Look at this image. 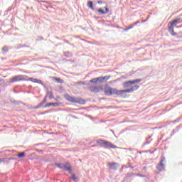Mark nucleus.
Here are the masks:
<instances>
[{"label":"nucleus","mask_w":182,"mask_h":182,"mask_svg":"<svg viewBox=\"0 0 182 182\" xmlns=\"http://www.w3.org/2000/svg\"><path fill=\"white\" fill-rule=\"evenodd\" d=\"M178 130H180V126H177L176 127V129H173V132L176 134V133H177V132H178Z\"/></svg>","instance_id":"nucleus-24"},{"label":"nucleus","mask_w":182,"mask_h":182,"mask_svg":"<svg viewBox=\"0 0 182 182\" xmlns=\"http://www.w3.org/2000/svg\"><path fill=\"white\" fill-rule=\"evenodd\" d=\"M97 4H99V5H102V4H103V1L102 0H100L97 1Z\"/></svg>","instance_id":"nucleus-35"},{"label":"nucleus","mask_w":182,"mask_h":182,"mask_svg":"<svg viewBox=\"0 0 182 182\" xmlns=\"http://www.w3.org/2000/svg\"><path fill=\"white\" fill-rule=\"evenodd\" d=\"M164 161H166V158L162 157L159 164L156 166V168L159 170V171H163L164 170Z\"/></svg>","instance_id":"nucleus-8"},{"label":"nucleus","mask_w":182,"mask_h":182,"mask_svg":"<svg viewBox=\"0 0 182 182\" xmlns=\"http://www.w3.org/2000/svg\"><path fill=\"white\" fill-rule=\"evenodd\" d=\"M179 28H182V25L179 26Z\"/></svg>","instance_id":"nucleus-46"},{"label":"nucleus","mask_w":182,"mask_h":182,"mask_svg":"<svg viewBox=\"0 0 182 182\" xmlns=\"http://www.w3.org/2000/svg\"><path fill=\"white\" fill-rule=\"evenodd\" d=\"M50 106H53V107H58V106H60V103L59 102H50L46 104L44 107H50Z\"/></svg>","instance_id":"nucleus-11"},{"label":"nucleus","mask_w":182,"mask_h":182,"mask_svg":"<svg viewBox=\"0 0 182 182\" xmlns=\"http://www.w3.org/2000/svg\"><path fill=\"white\" fill-rule=\"evenodd\" d=\"M139 87H140L139 85H134L129 89L119 90L115 88H112L109 85H106L104 88V92L106 96H113V95H117V96H124V93H132L134 90H137Z\"/></svg>","instance_id":"nucleus-1"},{"label":"nucleus","mask_w":182,"mask_h":182,"mask_svg":"<svg viewBox=\"0 0 182 182\" xmlns=\"http://www.w3.org/2000/svg\"><path fill=\"white\" fill-rule=\"evenodd\" d=\"M6 159H4V158H1V159H0V164H1V163H6Z\"/></svg>","instance_id":"nucleus-28"},{"label":"nucleus","mask_w":182,"mask_h":182,"mask_svg":"<svg viewBox=\"0 0 182 182\" xmlns=\"http://www.w3.org/2000/svg\"><path fill=\"white\" fill-rule=\"evenodd\" d=\"M87 8H90V9H91L92 11H96V9H95V6H93L92 1H87Z\"/></svg>","instance_id":"nucleus-12"},{"label":"nucleus","mask_w":182,"mask_h":182,"mask_svg":"<svg viewBox=\"0 0 182 182\" xmlns=\"http://www.w3.org/2000/svg\"><path fill=\"white\" fill-rule=\"evenodd\" d=\"M9 49L8 48V46H4L2 48L3 53H6L7 52H9Z\"/></svg>","instance_id":"nucleus-23"},{"label":"nucleus","mask_w":182,"mask_h":182,"mask_svg":"<svg viewBox=\"0 0 182 182\" xmlns=\"http://www.w3.org/2000/svg\"><path fill=\"white\" fill-rule=\"evenodd\" d=\"M54 80L57 82V83H63L65 81H63V80H62V78L60 77H54Z\"/></svg>","instance_id":"nucleus-14"},{"label":"nucleus","mask_w":182,"mask_h":182,"mask_svg":"<svg viewBox=\"0 0 182 182\" xmlns=\"http://www.w3.org/2000/svg\"><path fill=\"white\" fill-rule=\"evenodd\" d=\"M37 83H39L40 85H43V82H42V80H37Z\"/></svg>","instance_id":"nucleus-33"},{"label":"nucleus","mask_w":182,"mask_h":182,"mask_svg":"<svg viewBox=\"0 0 182 182\" xmlns=\"http://www.w3.org/2000/svg\"><path fill=\"white\" fill-rule=\"evenodd\" d=\"M6 163H8V161H9V160H15V159L14 158H6Z\"/></svg>","instance_id":"nucleus-32"},{"label":"nucleus","mask_w":182,"mask_h":182,"mask_svg":"<svg viewBox=\"0 0 182 182\" xmlns=\"http://www.w3.org/2000/svg\"><path fill=\"white\" fill-rule=\"evenodd\" d=\"M26 77H27V76L23 75H15L10 79V83H15V82H21V80H25Z\"/></svg>","instance_id":"nucleus-6"},{"label":"nucleus","mask_w":182,"mask_h":182,"mask_svg":"<svg viewBox=\"0 0 182 182\" xmlns=\"http://www.w3.org/2000/svg\"><path fill=\"white\" fill-rule=\"evenodd\" d=\"M147 144H150V141H147V140H146V141L143 144V146H146Z\"/></svg>","instance_id":"nucleus-34"},{"label":"nucleus","mask_w":182,"mask_h":182,"mask_svg":"<svg viewBox=\"0 0 182 182\" xmlns=\"http://www.w3.org/2000/svg\"><path fill=\"white\" fill-rule=\"evenodd\" d=\"M96 142L102 147H105V149H117V146L116 145L112 144V142L109 141L98 139L96 141Z\"/></svg>","instance_id":"nucleus-4"},{"label":"nucleus","mask_w":182,"mask_h":182,"mask_svg":"<svg viewBox=\"0 0 182 182\" xmlns=\"http://www.w3.org/2000/svg\"><path fill=\"white\" fill-rule=\"evenodd\" d=\"M138 23H140L139 21H136L135 23H134L133 24H132L131 26H129L128 27V29H133V28H134V26H136V25H137Z\"/></svg>","instance_id":"nucleus-15"},{"label":"nucleus","mask_w":182,"mask_h":182,"mask_svg":"<svg viewBox=\"0 0 182 182\" xmlns=\"http://www.w3.org/2000/svg\"><path fill=\"white\" fill-rule=\"evenodd\" d=\"M150 139H151V136H149V137L146 138V140H150Z\"/></svg>","instance_id":"nucleus-38"},{"label":"nucleus","mask_w":182,"mask_h":182,"mask_svg":"<svg viewBox=\"0 0 182 182\" xmlns=\"http://www.w3.org/2000/svg\"><path fill=\"white\" fill-rule=\"evenodd\" d=\"M31 82H33V83H37L38 79L37 78H30Z\"/></svg>","instance_id":"nucleus-25"},{"label":"nucleus","mask_w":182,"mask_h":182,"mask_svg":"<svg viewBox=\"0 0 182 182\" xmlns=\"http://www.w3.org/2000/svg\"><path fill=\"white\" fill-rule=\"evenodd\" d=\"M0 82H2V80L0 79Z\"/></svg>","instance_id":"nucleus-48"},{"label":"nucleus","mask_w":182,"mask_h":182,"mask_svg":"<svg viewBox=\"0 0 182 182\" xmlns=\"http://www.w3.org/2000/svg\"><path fill=\"white\" fill-rule=\"evenodd\" d=\"M132 85H133V84H132V81L129 80V81H127V82H124L123 87L125 88L130 87V86H132Z\"/></svg>","instance_id":"nucleus-13"},{"label":"nucleus","mask_w":182,"mask_h":182,"mask_svg":"<svg viewBox=\"0 0 182 182\" xmlns=\"http://www.w3.org/2000/svg\"><path fill=\"white\" fill-rule=\"evenodd\" d=\"M140 82H141V79H136V80H131L132 85H134L136 83H140Z\"/></svg>","instance_id":"nucleus-19"},{"label":"nucleus","mask_w":182,"mask_h":182,"mask_svg":"<svg viewBox=\"0 0 182 182\" xmlns=\"http://www.w3.org/2000/svg\"><path fill=\"white\" fill-rule=\"evenodd\" d=\"M174 133H173V132L172 131V132L171 133V137H173V136H174Z\"/></svg>","instance_id":"nucleus-39"},{"label":"nucleus","mask_w":182,"mask_h":182,"mask_svg":"<svg viewBox=\"0 0 182 182\" xmlns=\"http://www.w3.org/2000/svg\"><path fill=\"white\" fill-rule=\"evenodd\" d=\"M43 36H38L36 41H43Z\"/></svg>","instance_id":"nucleus-27"},{"label":"nucleus","mask_w":182,"mask_h":182,"mask_svg":"<svg viewBox=\"0 0 182 182\" xmlns=\"http://www.w3.org/2000/svg\"><path fill=\"white\" fill-rule=\"evenodd\" d=\"M149 18H150V16H148V17L146 18V20L149 19Z\"/></svg>","instance_id":"nucleus-45"},{"label":"nucleus","mask_w":182,"mask_h":182,"mask_svg":"<svg viewBox=\"0 0 182 182\" xmlns=\"http://www.w3.org/2000/svg\"><path fill=\"white\" fill-rule=\"evenodd\" d=\"M65 99L71 103H77L78 105H85L86 101L80 97H75L69 95V94H65L64 95Z\"/></svg>","instance_id":"nucleus-2"},{"label":"nucleus","mask_w":182,"mask_h":182,"mask_svg":"<svg viewBox=\"0 0 182 182\" xmlns=\"http://www.w3.org/2000/svg\"><path fill=\"white\" fill-rule=\"evenodd\" d=\"M63 170H65V171H68L70 174L73 171L72 170V167H70V164L69 162L65 163Z\"/></svg>","instance_id":"nucleus-9"},{"label":"nucleus","mask_w":182,"mask_h":182,"mask_svg":"<svg viewBox=\"0 0 182 182\" xmlns=\"http://www.w3.org/2000/svg\"><path fill=\"white\" fill-rule=\"evenodd\" d=\"M55 166L58 167V168H61V170H63V167L65 166V164L61 163H55Z\"/></svg>","instance_id":"nucleus-16"},{"label":"nucleus","mask_w":182,"mask_h":182,"mask_svg":"<svg viewBox=\"0 0 182 182\" xmlns=\"http://www.w3.org/2000/svg\"><path fill=\"white\" fill-rule=\"evenodd\" d=\"M25 152H21L17 154V157H18V159H22V157H25Z\"/></svg>","instance_id":"nucleus-21"},{"label":"nucleus","mask_w":182,"mask_h":182,"mask_svg":"<svg viewBox=\"0 0 182 182\" xmlns=\"http://www.w3.org/2000/svg\"><path fill=\"white\" fill-rule=\"evenodd\" d=\"M89 90H90V92H92L93 93H97L99 92V90H100V87H97V86H90L88 87Z\"/></svg>","instance_id":"nucleus-10"},{"label":"nucleus","mask_w":182,"mask_h":182,"mask_svg":"<svg viewBox=\"0 0 182 182\" xmlns=\"http://www.w3.org/2000/svg\"><path fill=\"white\" fill-rule=\"evenodd\" d=\"M71 178L73 180H74L75 181H76V180H77V178L76 177V175H75V174L71 175Z\"/></svg>","instance_id":"nucleus-26"},{"label":"nucleus","mask_w":182,"mask_h":182,"mask_svg":"<svg viewBox=\"0 0 182 182\" xmlns=\"http://www.w3.org/2000/svg\"><path fill=\"white\" fill-rule=\"evenodd\" d=\"M46 97H48V95H46L45 98L43 99V101L41 102V103H39V105L42 107L43 106V105H45V103H46Z\"/></svg>","instance_id":"nucleus-22"},{"label":"nucleus","mask_w":182,"mask_h":182,"mask_svg":"<svg viewBox=\"0 0 182 182\" xmlns=\"http://www.w3.org/2000/svg\"><path fill=\"white\" fill-rule=\"evenodd\" d=\"M97 145H92L91 147H96Z\"/></svg>","instance_id":"nucleus-44"},{"label":"nucleus","mask_w":182,"mask_h":182,"mask_svg":"<svg viewBox=\"0 0 182 182\" xmlns=\"http://www.w3.org/2000/svg\"><path fill=\"white\" fill-rule=\"evenodd\" d=\"M37 1H38L39 3L42 2L43 4H49V1H39V0H37Z\"/></svg>","instance_id":"nucleus-30"},{"label":"nucleus","mask_w":182,"mask_h":182,"mask_svg":"<svg viewBox=\"0 0 182 182\" xmlns=\"http://www.w3.org/2000/svg\"><path fill=\"white\" fill-rule=\"evenodd\" d=\"M107 167L109 170L116 171L119 168V164L116 162H108Z\"/></svg>","instance_id":"nucleus-7"},{"label":"nucleus","mask_w":182,"mask_h":182,"mask_svg":"<svg viewBox=\"0 0 182 182\" xmlns=\"http://www.w3.org/2000/svg\"><path fill=\"white\" fill-rule=\"evenodd\" d=\"M109 79H110V76H101L91 79L90 80V83H94V85H99L100 83L107 82Z\"/></svg>","instance_id":"nucleus-5"},{"label":"nucleus","mask_w":182,"mask_h":182,"mask_svg":"<svg viewBox=\"0 0 182 182\" xmlns=\"http://www.w3.org/2000/svg\"><path fill=\"white\" fill-rule=\"evenodd\" d=\"M47 95L49 96V99H53L55 97H53V92L52 91L47 92Z\"/></svg>","instance_id":"nucleus-20"},{"label":"nucleus","mask_w":182,"mask_h":182,"mask_svg":"<svg viewBox=\"0 0 182 182\" xmlns=\"http://www.w3.org/2000/svg\"><path fill=\"white\" fill-rule=\"evenodd\" d=\"M17 2H19V0H15L14 4H16Z\"/></svg>","instance_id":"nucleus-42"},{"label":"nucleus","mask_w":182,"mask_h":182,"mask_svg":"<svg viewBox=\"0 0 182 182\" xmlns=\"http://www.w3.org/2000/svg\"><path fill=\"white\" fill-rule=\"evenodd\" d=\"M180 22H181V18H177L173 19L171 22H170V24H168V31L172 36H177V33L174 32V26L180 23Z\"/></svg>","instance_id":"nucleus-3"},{"label":"nucleus","mask_w":182,"mask_h":182,"mask_svg":"<svg viewBox=\"0 0 182 182\" xmlns=\"http://www.w3.org/2000/svg\"><path fill=\"white\" fill-rule=\"evenodd\" d=\"M8 11H12V7H9Z\"/></svg>","instance_id":"nucleus-41"},{"label":"nucleus","mask_w":182,"mask_h":182,"mask_svg":"<svg viewBox=\"0 0 182 182\" xmlns=\"http://www.w3.org/2000/svg\"><path fill=\"white\" fill-rule=\"evenodd\" d=\"M146 20H144V22H146Z\"/></svg>","instance_id":"nucleus-47"},{"label":"nucleus","mask_w":182,"mask_h":182,"mask_svg":"<svg viewBox=\"0 0 182 182\" xmlns=\"http://www.w3.org/2000/svg\"><path fill=\"white\" fill-rule=\"evenodd\" d=\"M105 14H109V7H108V6H105Z\"/></svg>","instance_id":"nucleus-29"},{"label":"nucleus","mask_w":182,"mask_h":182,"mask_svg":"<svg viewBox=\"0 0 182 182\" xmlns=\"http://www.w3.org/2000/svg\"><path fill=\"white\" fill-rule=\"evenodd\" d=\"M64 56H65V58H72V53L69 51L64 52Z\"/></svg>","instance_id":"nucleus-18"},{"label":"nucleus","mask_w":182,"mask_h":182,"mask_svg":"<svg viewBox=\"0 0 182 182\" xmlns=\"http://www.w3.org/2000/svg\"><path fill=\"white\" fill-rule=\"evenodd\" d=\"M180 120H181V118H178L176 121L175 122H180Z\"/></svg>","instance_id":"nucleus-43"},{"label":"nucleus","mask_w":182,"mask_h":182,"mask_svg":"<svg viewBox=\"0 0 182 182\" xmlns=\"http://www.w3.org/2000/svg\"><path fill=\"white\" fill-rule=\"evenodd\" d=\"M43 6H44L45 8H46L48 9V8H49L48 6H47L46 4H43Z\"/></svg>","instance_id":"nucleus-37"},{"label":"nucleus","mask_w":182,"mask_h":182,"mask_svg":"<svg viewBox=\"0 0 182 182\" xmlns=\"http://www.w3.org/2000/svg\"><path fill=\"white\" fill-rule=\"evenodd\" d=\"M46 113H49V110L42 112V114H46Z\"/></svg>","instance_id":"nucleus-36"},{"label":"nucleus","mask_w":182,"mask_h":182,"mask_svg":"<svg viewBox=\"0 0 182 182\" xmlns=\"http://www.w3.org/2000/svg\"><path fill=\"white\" fill-rule=\"evenodd\" d=\"M40 107H41V106L38 104L37 106L33 107L32 109H39Z\"/></svg>","instance_id":"nucleus-31"},{"label":"nucleus","mask_w":182,"mask_h":182,"mask_svg":"<svg viewBox=\"0 0 182 182\" xmlns=\"http://www.w3.org/2000/svg\"><path fill=\"white\" fill-rule=\"evenodd\" d=\"M124 31H125V32H127V31H129V27H127V28H124Z\"/></svg>","instance_id":"nucleus-40"},{"label":"nucleus","mask_w":182,"mask_h":182,"mask_svg":"<svg viewBox=\"0 0 182 182\" xmlns=\"http://www.w3.org/2000/svg\"><path fill=\"white\" fill-rule=\"evenodd\" d=\"M97 12H99L100 15H106V12L102 8L97 9Z\"/></svg>","instance_id":"nucleus-17"}]
</instances>
